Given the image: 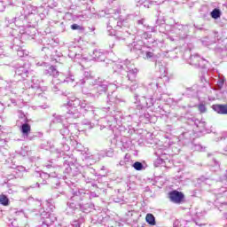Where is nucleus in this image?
Segmentation results:
<instances>
[{
    "label": "nucleus",
    "instance_id": "32",
    "mask_svg": "<svg viewBox=\"0 0 227 227\" xmlns=\"http://www.w3.org/2000/svg\"><path fill=\"white\" fill-rule=\"evenodd\" d=\"M210 15H211L212 19H215V20H217V19H219L221 17V10L215 8L210 12Z\"/></svg>",
    "mask_w": 227,
    "mask_h": 227
},
{
    "label": "nucleus",
    "instance_id": "25",
    "mask_svg": "<svg viewBox=\"0 0 227 227\" xmlns=\"http://www.w3.org/2000/svg\"><path fill=\"white\" fill-rule=\"evenodd\" d=\"M212 109L215 110L217 114H227V104L223 105H213Z\"/></svg>",
    "mask_w": 227,
    "mask_h": 227
},
{
    "label": "nucleus",
    "instance_id": "45",
    "mask_svg": "<svg viewBox=\"0 0 227 227\" xmlns=\"http://www.w3.org/2000/svg\"><path fill=\"white\" fill-rule=\"evenodd\" d=\"M40 176H41L42 178L47 179V178H51V174L46 173V172H42V173L40 174Z\"/></svg>",
    "mask_w": 227,
    "mask_h": 227
},
{
    "label": "nucleus",
    "instance_id": "37",
    "mask_svg": "<svg viewBox=\"0 0 227 227\" xmlns=\"http://www.w3.org/2000/svg\"><path fill=\"white\" fill-rule=\"evenodd\" d=\"M108 102H111L112 104H116L118 102L117 96L114 92H112V95L107 96Z\"/></svg>",
    "mask_w": 227,
    "mask_h": 227
},
{
    "label": "nucleus",
    "instance_id": "50",
    "mask_svg": "<svg viewBox=\"0 0 227 227\" xmlns=\"http://www.w3.org/2000/svg\"><path fill=\"white\" fill-rule=\"evenodd\" d=\"M137 23L139 26H144L145 27H146V25L145 24V19L138 20L137 21Z\"/></svg>",
    "mask_w": 227,
    "mask_h": 227
},
{
    "label": "nucleus",
    "instance_id": "34",
    "mask_svg": "<svg viewBox=\"0 0 227 227\" xmlns=\"http://www.w3.org/2000/svg\"><path fill=\"white\" fill-rule=\"evenodd\" d=\"M132 168H134V169H136V171H142V169L145 168V166L143 165L142 162L136 161L135 163L132 164Z\"/></svg>",
    "mask_w": 227,
    "mask_h": 227
},
{
    "label": "nucleus",
    "instance_id": "44",
    "mask_svg": "<svg viewBox=\"0 0 227 227\" xmlns=\"http://www.w3.org/2000/svg\"><path fill=\"white\" fill-rule=\"evenodd\" d=\"M85 194H87L88 197H84L83 201H84V200H88V198H90L91 200V198H98V195H97L95 192H90V193H86V192H85Z\"/></svg>",
    "mask_w": 227,
    "mask_h": 227
},
{
    "label": "nucleus",
    "instance_id": "26",
    "mask_svg": "<svg viewBox=\"0 0 227 227\" xmlns=\"http://www.w3.org/2000/svg\"><path fill=\"white\" fill-rule=\"evenodd\" d=\"M224 77L219 75L216 76L215 79H214L213 84H215L214 90H223V86H224L225 82Z\"/></svg>",
    "mask_w": 227,
    "mask_h": 227
},
{
    "label": "nucleus",
    "instance_id": "31",
    "mask_svg": "<svg viewBox=\"0 0 227 227\" xmlns=\"http://www.w3.org/2000/svg\"><path fill=\"white\" fill-rule=\"evenodd\" d=\"M145 221L148 223V224H151V226H155V216L152 214H147L145 216Z\"/></svg>",
    "mask_w": 227,
    "mask_h": 227
},
{
    "label": "nucleus",
    "instance_id": "21",
    "mask_svg": "<svg viewBox=\"0 0 227 227\" xmlns=\"http://www.w3.org/2000/svg\"><path fill=\"white\" fill-rule=\"evenodd\" d=\"M61 127L62 128L59 129V133L61 134L63 139H67L70 137V132L74 127V124H62Z\"/></svg>",
    "mask_w": 227,
    "mask_h": 227
},
{
    "label": "nucleus",
    "instance_id": "57",
    "mask_svg": "<svg viewBox=\"0 0 227 227\" xmlns=\"http://www.w3.org/2000/svg\"><path fill=\"white\" fill-rule=\"evenodd\" d=\"M49 175H51V178H56V176H58V174H56V172L49 173Z\"/></svg>",
    "mask_w": 227,
    "mask_h": 227
},
{
    "label": "nucleus",
    "instance_id": "28",
    "mask_svg": "<svg viewBox=\"0 0 227 227\" xmlns=\"http://www.w3.org/2000/svg\"><path fill=\"white\" fill-rule=\"evenodd\" d=\"M181 141L184 143V145H189L191 143V133L189 132H184L180 136Z\"/></svg>",
    "mask_w": 227,
    "mask_h": 227
},
{
    "label": "nucleus",
    "instance_id": "42",
    "mask_svg": "<svg viewBox=\"0 0 227 227\" xmlns=\"http://www.w3.org/2000/svg\"><path fill=\"white\" fill-rule=\"evenodd\" d=\"M60 150L61 152H68L70 150V145H68L67 143H63Z\"/></svg>",
    "mask_w": 227,
    "mask_h": 227
},
{
    "label": "nucleus",
    "instance_id": "5",
    "mask_svg": "<svg viewBox=\"0 0 227 227\" xmlns=\"http://www.w3.org/2000/svg\"><path fill=\"white\" fill-rule=\"evenodd\" d=\"M46 211L45 209L40 210L41 219L38 222L36 227H51L52 226V223L56 221V216L52 214L54 212V208L56 207L52 203V200H46Z\"/></svg>",
    "mask_w": 227,
    "mask_h": 227
},
{
    "label": "nucleus",
    "instance_id": "3",
    "mask_svg": "<svg viewBox=\"0 0 227 227\" xmlns=\"http://www.w3.org/2000/svg\"><path fill=\"white\" fill-rule=\"evenodd\" d=\"M197 183L200 185H215V194L217 195L216 200L214 202L215 207H217L220 212H223L221 207L227 208V196L223 195V192H226L227 191V180L224 179L223 181H214L210 178H207L204 176H201L197 179Z\"/></svg>",
    "mask_w": 227,
    "mask_h": 227
},
{
    "label": "nucleus",
    "instance_id": "7",
    "mask_svg": "<svg viewBox=\"0 0 227 227\" xmlns=\"http://www.w3.org/2000/svg\"><path fill=\"white\" fill-rule=\"evenodd\" d=\"M116 24V29H121L123 27H129V22L127 20H123L122 21L116 20L114 19H110L107 27L106 31L109 35V36H115L117 40H125L124 36L120 35L114 29H113V26Z\"/></svg>",
    "mask_w": 227,
    "mask_h": 227
},
{
    "label": "nucleus",
    "instance_id": "58",
    "mask_svg": "<svg viewBox=\"0 0 227 227\" xmlns=\"http://www.w3.org/2000/svg\"><path fill=\"white\" fill-rule=\"evenodd\" d=\"M67 79H69V81H72L74 82V81H75V77L74 75H70L69 77H67Z\"/></svg>",
    "mask_w": 227,
    "mask_h": 227
},
{
    "label": "nucleus",
    "instance_id": "52",
    "mask_svg": "<svg viewBox=\"0 0 227 227\" xmlns=\"http://www.w3.org/2000/svg\"><path fill=\"white\" fill-rule=\"evenodd\" d=\"M4 57V48L0 47V59Z\"/></svg>",
    "mask_w": 227,
    "mask_h": 227
},
{
    "label": "nucleus",
    "instance_id": "20",
    "mask_svg": "<svg viewBox=\"0 0 227 227\" xmlns=\"http://www.w3.org/2000/svg\"><path fill=\"white\" fill-rule=\"evenodd\" d=\"M127 67H129V61L126 62H120L115 63L113 65V69L114 72H117L118 74H125V70H127Z\"/></svg>",
    "mask_w": 227,
    "mask_h": 227
},
{
    "label": "nucleus",
    "instance_id": "64",
    "mask_svg": "<svg viewBox=\"0 0 227 227\" xmlns=\"http://www.w3.org/2000/svg\"><path fill=\"white\" fill-rule=\"evenodd\" d=\"M46 168H47L48 169H51V168H52V165L48 164V165H46Z\"/></svg>",
    "mask_w": 227,
    "mask_h": 227
},
{
    "label": "nucleus",
    "instance_id": "23",
    "mask_svg": "<svg viewBox=\"0 0 227 227\" xmlns=\"http://www.w3.org/2000/svg\"><path fill=\"white\" fill-rule=\"evenodd\" d=\"M198 91H199L198 85H193L190 88H186L183 95L188 98L196 97V95H198Z\"/></svg>",
    "mask_w": 227,
    "mask_h": 227
},
{
    "label": "nucleus",
    "instance_id": "40",
    "mask_svg": "<svg viewBox=\"0 0 227 227\" xmlns=\"http://www.w3.org/2000/svg\"><path fill=\"white\" fill-rule=\"evenodd\" d=\"M161 84H162V78L160 77V78L157 79L156 82L151 83V86H156V88L159 89V88H160V85H161Z\"/></svg>",
    "mask_w": 227,
    "mask_h": 227
},
{
    "label": "nucleus",
    "instance_id": "39",
    "mask_svg": "<svg viewBox=\"0 0 227 227\" xmlns=\"http://www.w3.org/2000/svg\"><path fill=\"white\" fill-rule=\"evenodd\" d=\"M140 36H141V38H144V40H148V39L152 38V34H150L147 30V31L140 34Z\"/></svg>",
    "mask_w": 227,
    "mask_h": 227
},
{
    "label": "nucleus",
    "instance_id": "11",
    "mask_svg": "<svg viewBox=\"0 0 227 227\" xmlns=\"http://www.w3.org/2000/svg\"><path fill=\"white\" fill-rule=\"evenodd\" d=\"M20 118L24 119L23 120L24 122L20 127V130L22 134V137H24V139H27L28 141H33V139L35 137H36V136H35L31 133V125H29V123H27V121H29L27 120V117H26V115L24 114H21Z\"/></svg>",
    "mask_w": 227,
    "mask_h": 227
},
{
    "label": "nucleus",
    "instance_id": "48",
    "mask_svg": "<svg viewBox=\"0 0 227 227\" xmlns=\"http://www.w3.org/2000/svg\"><path fill=\"white\" fill-rule=\"evenodd\" d=\"M42 148H43V150H50V149H51V145H49V143L42 144Z\"/></svg>",
    "mask_w": 227,
    "mask_h": 227
},
{
    "label": "nucleus",
    "instance_id": "53",
    "mask_svg": "<svg viewBox=\"0 0 227 227\" xmlns=\"http://www.w3.org/2000/svg\"><path fill=\"white\" fill-rule=\"evenodd\" d=\"M174 227H180V221L179 220H175L174 223H173Z\"/></svg>",
    "mask_w": 227,
    "mask_h": 227
},
{
    "label": "nucleus",
    "instance_id": "22",
    "mask_svg": "<svg viewBox=\"0 0 227 227\" xmlns=\"http://www.w3.org/2000/svg\"><path fill=\"white\" fill-rule=\"evenodd\" d=\"M192 121L194 123L195 127H197L199 132H206L207 130V122L203 120H199L196 118H192Z\"/></svg>",
    "mask_w": 227,
    "mask_h": 227
},
{
    "label": "nucleus",
    "instance_id": "18",
    "mask_svg": "<svg viewBox=\"0 0 227 227\" xmlns=\"http://www.w3.org/2000/svg\"><path fill=\"white\" fill-rule=\"evenodd\" d=\"M44 75H48V77H58L59 75V71L54 66L47 65L45 66Z\"/></svg>",
    "mask_w": 227,
    "mask_h": 227
},
{
    "label": "nucleus",
    "instance_id": "60",
    "mask_svg": "<svg viewBox=\"0 0 227 227\" xmlns=\"http://www.w3.org/2000/svg\"><path fill=\"white\" fill-rule=\"evenodd\" d=\"M157 4H162L164 3V0H154Z\"/></svg>",
    "mask_w": 227,
    "mask_h": 227
},
{
    "label": "nucleus",
    "instance_id": "49",
    "mask_svg": "<svg viewBox=\"0 0 227 227\" xmlns=\"http://www.w3.org/2000/svg\"><path fill=\"white\" fill-rule=\"evenodd\" d=\"M91 157H93V155H91V153H85L83 154V159H85V160H88V159H91Z\"/></svg>",
    "mask_w": 227,
    "mask_h": 227
},
{
    "label": "nucleus",
    "instance_id": "1",
    "mask_svg": "<svg viewBox=\"0 0 227 227\" xmlns=\"http://www.w3.org/2000/svg\"><path fill=\"white\" fill-rule=\"evenodd\" d=\"M79 84H83L82 87L83 95L94 100L100 98L102 95L107 93V90H109L110 86H113L112 83L102 78L93 77L90 71H84L83 78L80 80Z\"/></svg>",
    "mask_w": 227,
    "mask_h": 227
},
{
    "label": "nucleus",
    "instance_id": "16",
    "mask_svg": "<svg viewBox=\"0 0 227 227\" xmlns=\"http://www.w3.org/2000/svg\"><path fill=\"white\" fill-rule=\"evenodd\" d=\"M174 27L176 31H178L177 35L179 38H182V39L187 38V35H189V26L176 24Z\"/></svg>",
    "mask_w": 227,
    "mask_h": 227
},
{
    "label": "nucleus",
    "instance_id": "17",
    "mask_svg": "<svg viewBox=\"0 0 227 227\" xmlns=\"http://www.w3.org/2000/svg\"><path fill=\"white\" fill-rule=\"evenodd\" d=\"M106 51L102 50H95L92 52L91 59H90V61L94 60V61L102 62V61H106Z\"/></svg>",
    "mask_w": 227,
    "mask_h": 227
},
{
    "label": "nucleus",
    "instance_id": "61",
    "mask_svg": "<svg viewBox=\"0 0 227 227\" xmlns=\"http://www.w3.org/2000/svg\"><path fill=\"white\" fill-rule=\"evenodd\" d=\"M90 185H91V187H95V188L98 187L97 183H95L94 181H92V183H90Z\"/></svg>",
    "mask_w": 227,
    "mask_h": 227
},
{
    "label": "nucleus",
    "instance_id": "56",
    "mask_svg": "<svg viewBox=\"0 0 227 227\" xmlns=\"http://www.w3.org/2000/svg\"><path fill=\"white\" fill-rule=\"evenodd\" d=\"M113 155H114L113 151H108V152L106 153V157H113Z\"/></svg>",
    "mask_w": 227,
    "mask_h": 227
},
{
    "label": "nucleus",
    "instance_id": "9",
    "mask_svg": "<svg viewBox=\"0 0 227 227\" xmlns=\"http://www.w3.org/2000/svg\"><path fill=\"white\" fill-rule=\"evenodd\" d=\"M104 121H107L108 125L100 127V130L106 129V127H113V125H121L123 123V114L120 110H114L112 112V116H108L104 119Z\"/></svg>",
    "mask_w": 227,
    "mask_h": 227
},
{
    "label": "nucleus",
    "instance_id": "35",
    "mask_svg": "<svg viewBox=\"0 0 227 227\" xmlns=\"http://www.w3.org/2000/svg\"><path fill=\"white\" fill-rule=\"evenodd\" d=\"M71 29H73V31H80V33H84V27L78 24L71 25Z\"/></svg>",
    "mask_w": 227,
    "mask_h": 227
},
{
    "label": "nucleus",
    "instance_id": "38",
    "mask_svg": "<svg viewBox=\"0 0 227 227\" xmlns=\"http://www.w3.org/2000/svg\"><path fill=\"white\" fill-rule=\"evenodd\" d=\"M192 150L195 152H203V146L201 145L190 144Z\"/></svg>",
    "mask_w": 227,
    "mask_h": 227
},
{
    "label": "nucleus",
    "instance_id": "14",
    "mask_svg": "<svg viewBox=\"0 0 227 227\" xmlns=\"http://www.w3.org/2000/svg\"><path fill=\"white\" fill-rule=\"evenodd\" d=\"M154 153L158 157L154 160L155 168H159V166L166 167V161L165 160H168V157L169 156V154H168V149H166L165 147H161V150L159 149Z\"/></svg>",
    "mask_w": 227,
    "mask_h": 227
},
{
    "label": "nucleus",
    "instance_id": "30",
    "mask_svg": "<svg viewBox=\"0 0 227 227\" xmlns=\"http://www.w3.org/2000/svg\"><path fill=\"white\" fill-rule=\"evenodd\" d=\"M141 54L144 58V59H152V58H154V56H155V54L153 52L146 51V50H143Z\"/></svg>",
    "mask_w": 227,
    "mask_h": 227
},
{
    "label": "nucleus",
    "instance_id": "51",
    "mask_svg": "<svg viewBox=\"0 0 227 227\" xmlns=\"http://www.w3.org/2000/svg\"><path fill=\"white\" fill-rule=\"evenodd\" d=\"M212 160L214 162V166H216V168H219L220 166V163L219 161L217 160V159H215V157L212 158Z\"/></svg>",
    "mask_w": 227,
    "mask_h": 227
},
{
    "label": "nucleus",
    "instance_id": "54",
    "mask_svg": "<svg viewBox=\"0 0 227 227\" xmlns=\"http://www.w3.org/2000/svg\"><path fill=\"white\" fill-rule=\"evenodd\" d=\"M83 125H87L90 129H91V122L90 121H82Z\"/></svg>",
    "mask_w": 227,
    "mask_h": 227
},
{
    "label": "nucleus",
    "instance_id": "27",
    "mask_svg": "<svg viewBox=\"0 0 227 227\" xmlns=\"http://www.w3.org/2000/svg\"><path fill=\"white\" fill-rule=\"evenodd\" d=\"M131 47H132L131 51H133V52H136V51H140L141 54L143 51L146 49V47H145V43L141 40L133 42V43H131Z\"/></svg>",
    "mask_w": 227,
    "mask_h": 227
},
{
    "label": "nucleus",
    "instance_id": "36",
    "mask_svg": "<svg viewBox=\"0 0 227 227\" xmlns=\"http://www.w3.org/2000/svg\"><path fill=\"white\" fill-rule=\"evenodd\" d=\"M16 51L19 58H24V56H27L29 54V51L23 50L22 48H19Z\"/></svg>",
    "mask_w": 227,
    "mask_h": 227
},
{
    "label": "nucleus",
    "instance_id": "63",
    "mask_svg": "<svg viewBox=\"0 0 227 227\" xmlns=\"http://www.w3.org/2000/svg\"><path fill=\"white\" fill-rule=\"evenodd\" d=\"M120 165H121V166H125V160H121V161H120Z\"/></svg>",
    "mask_w": 227,
    "mask_h": 227
},
{
    "label": "nucleus",
    "instance_id": "41",
    "mask_svg": "<svg viewBox=\"0 0 227 227\" xmlns=\"http://www.w3.org/2000/svg\"><path fill=\"white\" fill-rule=\"evenodd\" d=\"M158 27L159 26H155V27L146 26V31L147 33H156Z\"/></svg>",
    "mask_w": 227,
    "mask_h": 227
},
{
    "label": "nucleus",
    "instance_id": "15",
    "mask_svg": "<svg viewBox=\"0 0 227 227\" xmlns=\"http://www.w3.org/2000/svg\"><path fill=\"white\" fill-rule=\"evenodd\" d=\"M168 198L171 203H175L176 205H180L184 202L185 199V195L182 192H178L176 190H173L168 193Z\"/></svg>",
    "mask_w": 227,
    "mask_h": 227
},
{
    "label": "nucleus",
    "instance_id": "4",
    "mask_svg": "<svg viewBox=\"0 0 227 227\" xmlns=\"http://www.w3.org/2000/svg\"><path fill=\"white\" fill-rule=\"evenodd\" d=\"M84 198H88L86 191L84 190H76L73 192V196L67 201L66 214L67 215H74L76 212H90L89 208H91V205L84 204Z\"/></svg>",
    "mask_w": 227,
    "mask_h": 227
},
{
    "label": "nucleus",
    "instance_id": "55",
    "mask_svg": "<svg viewBox=\"0 0 227 227\" xmlns=\"http://www.w3.org/2000/svg\"><path fill=\"white\" fill-rule=\"evenodd\" d=\"M85 182H86V184H92L93 179L87 177V178H85Z\"/></svg>",
    "mask_w": 227,
    "mask_h": 227
},
{
    "label": "nucleus",
    "instance_id": "6",
    "mask_svg": "<svg viewBox=\"0 0 227 227\" xmlns=\"http://www.w3.org/2000/svg\"><path fill=\"white\" fill-rule=\"evenodd\" d=\"M183 58L186 60L188 65H192V67H195V68H207V59L200 57L198 54H191V51H184Z\"/></svg>",
    "mask_w": 227,
    "mask_h": 227
},
{
    "label": "nucleus",
    "instance_id": "8",
    "mask_svg": "<svg viewBox=\"0 0 227 227\" xmlns=\"http://www.w3.org/2000/svg\"><path fill=\"white\" fill-rule=\"evenodd\" d=\"M156 100H162V96L156 98L153 97L146 99L145 97L139 98L137 94L134 95V104L136 105L137 111H143L145 107H153Z\"/></svg>",
    "mask_w": 227,
    "mask_h": 227
},
{
    "label": "nucleus",
    "instance_id": "2",
    "mask_svg": "<svg viewBox=\"0 0 227 227\" xmlns=\"http://www.w3.org/2000/svg\"><path fill=\"white\" fill-rule=\"evenodd\" d=\"M67 106L69 108L66 114V120H70V118L77 120L81 115L84 116L87 113H91L94 119L98 120V118L104 116L106 110L111 109L110 106H107L106 108H95L86 101L79 100V98L67 102Z\"/></svg>",
    "mask_w": 227,
    "mask_h": 227
},
{
    "label": "nucleus",
    "instance_id": "46",
    "mask_svg": "<svg viewBox=\"0 0 227 227\" xmlns=\"http://www.w3.org/2000/svg\"><path fill=\"white\" fill-rule=\"evenodd\" d=\"M199 111H200L201 113H206L207 112V106H205V105L200 104L199 106Z\"/></svg>",
    "mask_w": 227,
    "mask_h": 227
},
{
    "label": "nucleus",
    "instance_id": "29",
    "mask_svg": "<svg viewBox=\"0 0 227 227\" xmlns=\"http://www.w3.org/2000/svg\"><path fill=\"white\" fill-rule=\"evenodd\" d=\"M52 123H59L61 126L65 125V119H63V116L54 114Z\"/></svg>",
    "mask_w": 227,
    "mask_h": 227
},
{
    "label": "nucleus",
    "instance_id": "10",
    "mask_svg": "<svg viewBox=\"0 0 227 227\" xmlns=\"http://www.w3.org/2000/svg\"><path fill=\"white\" fill-rule=\"evenodd\" d=\"M125 73L127 74L128 86L130 91H136L139 87L137 80H136V77H137V68H130L127 66Z\"/></svg>",
    "mask_w": 227,
    "mask_h": 227
},
{
    "label": "nucleus",
    "instance_id": "62",
    "mask_svg": "<svg viewBox=\"0 0 227 227\" xmlns=\"http://www.w3.org/2000/svg\"><path fill=\"white\" fill-rule=\"evenodd\" d=\"M66 171H67V173H69L70 171H72V168H71L70 167L66 168Z\"/></svg>",
    "mask_w": 227,
    "mask_h": 227
},
{
    "label": "nucleus",
    "instance_id": "12",
    "mask_svg": "<svg viewBox=\"0 0 227 227\" xmlns=\"http://www.w3.org/2000/svg\"><path fill=\"white\" fill-rule=\"evenodd\" d=\"M43 86V80L38 78L37 76H33L30 81L24 82V88L27 90H36L37 91L40 90L41 91H45L47 88Z\"/></svg>",
    "mask_w": 227,
    "mask_h": 227
},
{
    "label": "nucleus",
    "instance_id": "59",
    "mask_svg": "<svg viewBox=\"0 0 227 227\" xmlns=\"http://www.w3.org/2000/svg\"><path fill=\"white\" fill-rule=\"evenodd\" d=\"M138 4H143L146 0H136Z\"/></svg>",
    "mask_w": 227,
    "mask_h": 227
},
{
    "label": "nucleus",
    "instance_id": "24",
    "mask_svg": "<svg viewBox=\"0 0 227 227\" xmlns=\"http://www.w3.org/2000/svg\"><path fill=\"white\" fill-rule=\"evenodd\" d=\"M36 12V7L33 5H26L23 7V12H21V16H23V19H27L28 15H33Z\"/></svg>",
    "mask_w": 227,
    "mask_h": 227
},
{
    "label": "nucleus",
    "instance_id": "19",
    "mask_svg": "<svg viewBox=\"0 0 227 227\" xmlns=\"http://www.w3.org/2000/svg\"><path fill=\"white\" fill-rule=\"evenodd\" d=\"M78 219L74 220L72 223L73 227H81L82 224L86 223V217H88V213L86 211L81 212L78 214Z\"/></svg>",
    "mask_w": 227,
    "mask_h": 227
},
{
    "label": "nucleus",
    "instance_id": "43",
    "mask_svg": "<svg viewBox=\"0 0 227 227\" xmlns=\"http://www.w3.org/2000/svg\"><path fill=\"white\" fill-rule=\"evenodd\" d=\"M38 95V98L41 102H46L47 100V97H45V93H39Z\"/></svg>",
    "mask_w": 227,
    "mask_h": 227
},
{
    "label": "nucleus",
    "instance_id": "47",
    "mask_svg": "<svg viewBox=\"0 0 227 227\" xmlns=\"http://www.w3.org/2000/svg\"><path fill=\"white\" fill-rule=\"evenodd\" d=\"M64 164L66 166H70V164H74V161L72 160V158H68L67 160H64Z\"/></svg>",
    "mask_w": 227,
    "mask_h": 227
},
{
    "label": "nucleus",
    "instance_id": "13",
    "mask_svg": "<svg viewBox=\"0 0 227 227\" xmlns=\"http://www.w3.org/2000/svg\"><path fill=\"white\" fill-rule=\"evenodd\" d=\"M29 77V64H24L23 66L15 69L14 81L20 82V81Z\"/></svg>",
    "mask_w": 227,
    "mask_h": 227
},
{
    "label": "nucleus",
    "instance_id": "33",
    "mask_svg": "<svg viewBox=\"0 0 227 227\" xmlns=\"http://www.w3.org/2000/svg\"><path fill=\"white\" fill-rule=\"evenodd\" d=\"M0 205L8 207L10 205V200L5 195H0Z\"/></svg>",
    "mask_w": 227,
    "mask_h": 227
}]
</instances>
